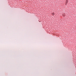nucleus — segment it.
<instances>
[{
	"instance_id": "1",
	"label": "nucleus",
	"mask_w": 76,
	"mask_h": 76,
	"mask_svg": "<svg viewBox=\"0 0 76 76\" xmlns=\"http://www.w3.org/2000/svg\"><path fill=\"white\" fill-rule=\"evenodd\" d=\"M52 15L53 16H54V13H52Z\"/></svg>"
}]
</instances>
